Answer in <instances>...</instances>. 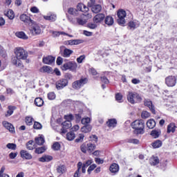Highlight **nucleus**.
Here are the masks:
<instances>
[{
	"label": "nucleus",
	"mask_w": 177,
	"mask_h": 177,
	"mask_svg": "<svg viewBox=\"0 0 177 177\" xmlns=\"http://www.w3.org/2000/svg\"><path fill=\"white\" fill-rule=\"evenodd\" d=\"M133 129H135V133L138 135H143L145 133V122L142 120H135L131 124Z\"/></svg>",
	"instance_id": "nucleus-1"
},
{
	"label": "nucleus",
	"mask_w": 177,
	"mask_h": 177,
	"mask_svg": "<svg viewBox=\"0 0 177 177\" xmlns=\"http://www.w3.org/2000/svg\"><path fill=\"white\" fill-rule=\"evenodd\" d=\"M14 53L15 55V57L21 59V60H26L27 57H28V53L21 47L15 48L14 49Z\"/></svg>",
	"instance_id": "nucleus-2"
},
{
	"label": "nucleus",
	"mask_w": 177,
	"mask_h": 177,
	"mask_svg": "<svg viewBox=\"0 0 177 177\" xmlns=\"http://www.w3.org/2000/svg\"><path fill=\"white\" fill-rule=\"evenodd\" d=\"M127 100L131 104H135V103H140L142 102V97L137 93L129 91L127 95Z\"/></svg>",
	"instance_id": "nucleus-3"
},
{
	"label": "nucleus",
	"mask_w": 177,
	"mask_h": 177,
	"mask_svg": "<svg viewBox=\"0 0 177 177\" xmlns=\"http://www.w3.org/2000/svg\"><path fill=\"white\" fill-rule=\"evenodd\" d=\"M85 84H88L87 78H82L79 80H76L72 83V88L75 91H80Z\"/></svg>",
	"instance_id": "nucleus-4"
},
{
	"label": "nucleus",
	"mask_w": 177,
	"mask_h": 177,
	"mask_svg": "<svg viewBox=\"0 0 177 177\" xmlns=\"http://www.w3.org/2000/svg\"><path fill=\"white\" fill-rule=\"evenodd\" d=\"M77 67H78L77 62H69L64 64L62 68L63 71H67V70H69L70 71H77Z\"/></svg>",
	"instance_id": "nucleus-5"
},
{
	"label": "nucleus",
	"mask_w": 177,
	"mask_h": 177,
	"mask_svg": "<svg viewBox=\"0 0 177 177\" xmlns=\"http://www.w3.org/2000/svg\"><path fill=\"white\" fill-rule=\"evenodd\" d=\"M118 24H119V26H122V27H124V26H125V24L127 23V21H125V17H127V12H125V10H120L118 11Z\"/></svg>",
	"instance_id": "nucleus-6"
},
{
	"label": "nucleus",
	"mask_w": 177,
	"mask_h": 177,
	"mask_svg": "<svg viewBox=\"0 0 177 177\" xmlns=\"http://www.w3.org/2000/svg\"><path fill=\"white\" fill-rule=\"evenodd\" d=\"M165 84L169 88H172L176 85V77L174 75H169L165 79Z\"/></svg>",
	"instance_id": "nucleus-7"
},
{
	"label": "nucleus",
	"mask_w": 177,
	"mask_h": 177,
	"mask_svg": "<svg viewBox=\"0 0 177 177\" xmlns=\"http://www.w3.org/2000/svg\"><path fill=\"white\" fill-rule=\"evenodd\" d=\"M30 32L32 35H39L41 32V26L35 21L33 22L30 25Z\"/></svg>",
	"instance_id": "nucleus-8"
},
{
	"label": "nucleus",
	"mask_w": 177,
	"mask_h": 177,
	"mask_svg": "<svg viewBox=\"0 0 177 177\" xmlns=\"http://www.w3.org/2000/svg\"><path fill=\"white\" fill-rule=\"evenodd\" d=\"M68 85V80L67 79H61L57 80L55 83V86L57 91H62Z\"/></svg>",
	"instance_id": "nucleus-9"
},
{
	"label": "nucleus",
	"mask_w": 177,
	"mask_h": 177,
	"mask_svg": "<svg viewBox=\"0 0 177 177\" xmlns=\"http://www.w3.org/2000/svg\"><path fill=\"white\" fill-rule=\"evenodd\" d=\"M60 53L63 57H70L73 55V51L71 49L66 48L64 46L60 47Z\"/></svg>",
	"instance_id": "nucleus-10"
},
{
	"label": "nucleus",
	"mask_w": 177,
	"mask_h": 177,
	"mask_svg": "<svg viewBox=\"0 0 177 177\" xmlns=\"http://www.w3.org/2000/svg\"><path fill=\"white\" fill-rule=\"evenodd\" d=\"M71 122L68 120H66L64 122H62V128L61 129V133H66L67 129L69 128H71Z\"/></svg>",
	"instance_id": "nucleus-11"
},
{
	"label": "nucleus",
	"mask_w": 177,
	"mask_h": 177,
	"mask_svg": "<svg viewBox=\"0 0 177 177\" xmlns=\"http://www.w3.org/2000/svg\"><path fill=\"white\" fill-rule=\"evenodd\" d=\"M140 26V22L139 21L134 19L133 21H130L128 23V27L129 30H136V28H138Z\"/></svg>",
	"instance_id": "nucleus-12"
},
{
	"label": "nucleus",
	"mask_w": 177,
	"mask_h": 177,
	"mask_svg": "<svg viewBox=\"0 0 177 177\" xmlns=\"http://www.w3.org/2000/svg\"><path fill=\"white\" fill-rule=\"evenodd\" d=\"M144 104L149 109L152 114H156V108L154 107V105H153V102L150 100H145Z\"/></svg>",
	"instance_id": "nucleus-13"
},
{
	"label": "nucleus",
	"mask_w": 177,
	"mask_h": 177,
	"mask_svg": "<svg viewBox=\"0 0 177 177\" xmlns=\"http://www.w3.org/2000/svg\"><path fill=\"white\" fill-rule=\"evenodd\" d=\"M105 15L103 13H99L97 14L93 17V22L95 23V24H99V23H102L104 20Z\"/></svg>",
	"instance_id": "nucleus-14"
},
{
	"label": "nucleus",
	"mask_w": 177,
	"mask_h": 177,
	"mask_svg": "<svg viewBox=\"0 0 177 177\" xmlns=\"http://www.w3.org/2000/svg\"><path fill=\"white\" fill-rule=\"evenodd\" d=\"M20 19L21 21H24V23H26V24H28L29 26L34 21L30 16L26 15V14H22L20 15Z\"/></svg>",
	"instance_id": "nucleus-15"
},
{
	"label": "nucleus",
	"mask_w": 177,
	"mask_h": 177,
	"mask_svg": "<svg viewBox=\"0 0 177 177\" xmlns=\"http://www.w3.org/2000/svg\"><path fill=\"white\" fill-rule=\"evenodd\" d=\"M12 64L16 67H19L20 68L24 67L23 65V62H21V59L18 58L17 57H14L12 59Z\"/></svg>",
	"instance_id": "nucleus-16"
},
{
	"label": "nucleus",
	"mask_w": 177,
	"mask_h": 177,
	"mask_svg": "<svg viewBox=\"0 0 177 177\" xmlns=\"http://www.w3.org/2000/svg\"><path fill=\"white\" fill-rule=\"evenodd\" d=\"M2 124L4 128H6V129H8L9 132H11V133H15V127H13V124L8 121H3Z\"/></svg>",
	"instance_id": "nucleus-17"
},
{
	"label": "nucleus",
	"mask_w": 177,
	"mask_h": 177,
	"mask_svg": "<svg viewBox=\"0 0 177 177\" xmlns=\"http://www.w3.org/2000/svg\"><path fill=\"white\" fill-rule=\"evenodd\" d=\"M55 57L52 56V55H48L47 57H43V63L44 64H53V63H55Z\"/></svg>",
	"instance_id": "nucleus-18"
},
{
	"label": "nucleus",
	"mask_w": 177,
	"mask_h": 177,
	"mask_svg": "<svg viewBox=\"0 0 177 177\" xmlns=\"http://www.w3.org/2000/svg\"><path fill=\"white\" fill-rule=\"evenodd\" d=\"M109 171L111 172V174H118V171H120V166L117 163H113L109 167Z\"/></svg>",
	"instance_id": "nucleus-19"
},
{
	"label": "nucleus",
	"mask_w": 177,
	"mask_h": 177,
	"mask_svg": "<svg viewBox=\"0 0 177 177\" xmlns=\"http://www.w3.org/2000/svg\"><path fill=\"white\" fill-rule=\"evenodd\" d=\"M20 156L21 158H25V160H31L32 158V156L26 150H21Z\"/></svg>",
	"instance_id": "nucleus-20"
},
{
	"label": "nucleus",
	"mask_w": 177,
	"mask_h": 177,
	"mask_svg": "<svg viewBox=\"0 0 177 177\" xmlns=\"http://www.w3.org/2000/svg\"><path fill=\"white\" fill-rule=\"evenodd\" d=\"M176 124L174 122H171L167 125V132L168 133H175V131H176Z\"/></svg>",
	"instance_id": "nucleus-21"
},
{
	"label": "nucleus",
	"mask_w": 177,
	"mask_h": 177,
	"mask_svg": "<svg viewBox=\"0 0 177 177\" xmlns=\"http://www.w3.org/2000/svg\"><path fill=\"white\" fill-rule=\"evenodd\" d=\"M52 160H53V157L49 155L44 156L39 158V161H40V162H49V161H52Z\"/></svg>",
	"instance_id": "nucleus-22"
},
{
	"label": "nucleus",
	"mask_w": 177,
	"mask_h": 177,
	"mask_svg": "<svg viewBox=\"0 0 177 177\" xmlns=\"http://www.w3.org/2000/svg\"><path fill=\"white\" fill-rule=\"evenodd\" d=\"M66 171H67V168L63 165H60L57 167V172L59 175H63Z\"/></svg>",
	"instance_id": "nucleus-23"
},
{
	"label": "nucleus",
	"mask_w": 177,
	"mask_h": 177,
	"mask_svg": "<svg viewBox=\"0 0 177 177\" xmlns=\"http://www.w3.org/2000/svg\"><path fill=\"white\" fill-rule=\"evenodd\" d=\"M149 163L151 164V165H158V164H160V159L157 156H152L149 159Z\"/></svg>",
	"instance_id": "nucleus-24"
},
{
	"label": "nucleus",
	"mask_w": 177,
	"mask_h": 177,
	"mask_svg": "<svg viewBox=\"0 0 177 177\" xmlns=\"http://www.w3.org/2000/svg\"><path fill=\"white\" fill-rule=\"evenodd\" d=\"M16 110V106H8L7 113L5 114V117H10L13 112Z\"/></svg>",
	"instance_id": "nucleus-25"
},
{
	"label": "nucleus",
	"mask_w": 177,
	"mask_h": 177,
	"mask_svg": "<svg viewBox=\"0 0 177 177\" xmlns=\"http://www.w3.org/2000/svg\"><path fill=\"white\" fill-rule=\"evenodd\" d=\"M82 132L84 133H89L92 131V126L90 124H86L81 128Z\"/></svg>",
	"instance_id": "nucleus-26"
},
{
	"label": "nucleus",
	"mask_w": 177,
	"mask_h": 177,
	"mask_svg": "<svg viewBox=\"0 0 177 177\" xmlns=\"http://www.w3.org/2000/svg\"><path fill=\"white\" fill-rule=\"evenodd\" d=\"M104 23L106 26H113L114 24V19L111 16H107L104 19Z\"/></svg>",
	"instance_id": "nucleus-27"
},
{
	"label": "nucleus",
	"mask_w": 177,
	"mask_h": 177,
	"mask_svg": "<svg viewBox=\"0 0 177 177\" xmlns=\"http://www.w3.org/2000/svg\"><path fill=\"white\" fill-rule=\"evenodd\" d=\"M147 127L149 129H153L156 127V120L150 119L147 122Z\"/></svg>",
	"instance_id": "nucleus-28"
},
{
	"label": "nucleus",
	"mask_w": 177,
	"mask_h": 177,
	"mask_svg": "<svg viewBox=\"0 0 177 177\" xmlns=\"http://www.w3.org/2000/svg\"><path fill=\"white\" fill-rule=\"evenodd\" d=\"M16 37L20 38L21 39H28V36L26 35L24 32H17L15 33Z\"/></svg>",
	"instance_id": "nucleus-29"
},
{
	"label": "nucleus",
	"mask_w": 177,
	"mask_h": 177,
	"mask_svg": "<svg viewBox=\"0 0 177 177\" xmlns=\"http://www.w3.org/2000/svg\"><path fill=\"white\" fill-rule=\"evenodd\" d=\"M161 135V130L160 129H154L151 132V136L152 138H154L155 139H157Z\"/></svg>",
	"instance_id": "nucleus-30"
},
{
	"label": "nucleus",
	"mask_w": 177,
	"mask_h": 177,
	"mask_svg": "<svg viewBox=\"0 0 177 177\" xmlns=\"http://www.w3.org/2000/svg\"><path fill=\"white\" fill-rule=\"evenodd\" d=\"M93 13H99L102 10V6L100 4L93 6L91 8Z\"/></svg>",
	"instance_id": "nucleus-31"
},
{
	"label": "nucleus",
	"mask_w": 177,
	"mask_h": 177,
	"mask_svg": "<svg viewBox=\"0 0 177 177\" xmlns=\"http://www.w3.org/2000/svg\"><path fill=\"white\" fill-rule=\"evenodd\" d=\"M35 106H37V107H41V106H44V100L41 97L35 98Z\"/></svg>",
	"instance_id": "nucleus-32"
},
{
	"label": "nucleus",
	"mask_w": 177,
	"mask_h": 177,
	"mask_svg": "<svg viewBox=\"0 0 177 177\" xmlns=\"http://www.w3.org/2000/svg\"><path fill=\"white\" fill-rule=\"evenodd\" d=\"M35 143H36V145H38L39 146H42V145H44V143H45V139L42 136L36 138Z\"/></svg>",
	"instance_id": "nucleus-33"
},
{
	"label": "nucleus",
	"mask_w": 177,
	"mask_h": 177,
	"mask_svg": "<svg viewBox=\"0 0 177 177\" xmlns=\"http://www.w3.org/2000/svg\"><path fill=\"white\" fill-rule=\"evenodd\" d=\"M153 149H158L162 146V142L160 140H157L156 141L152 142L151 144Z\"/></svg>",
	"instance_id": "nucleus-34"
},
{
	"label": "nucleus",
	"mask_w": 177,
	"mask_h": 177,
	"mask_svg": "<svg viewBox=\"0 0 177 177\" xmlns=\"http://www.w3.org/2000/svg\"><path fill=\"white\" fill-rule=\"evenodd\" d=\"M45 20H48L50 21H56V15H46L44 17Z\"/></svg>",
	"instance_id": "nucleus-35"
},
{
	"label": "nucleus",
	"mask_w": 177,
	"mask_h": 177,
	"mask_svg": "<svg viewBox=\"0 0 177 177\" xmlns=\"http://www.w3.org/2000/svg\"><path fill=\"white\" fill-rule=\"evenodd\" d=\"M95 149H96V145H95L94 144H92L91 142H88L87 144V151L88 153H92V151H93Z\"/></svg>",
	"instance_id": "nucleus-36"
},
{
	"label": "nucleus",
	"mask_w": 177,
	"mask_h": 177,
	"mask_svg": "<svg viewBox=\"0 0 177 177\" xmlns=\"http://www.w3.org/2000/svg\"><path fill=\"white\" fill-rule=\"evenodd\" d=\"M84 138H85L84 133H79L77 138L75 140V142L76 143H82V142H84Z\"/></svg>",
	"instance_id": "nucleus-37"
},
{
	"label": "nucleus",
	"mask_w": 177,
	"mask_h": 177,
	"mask_svg": "<svg viewBox=\"0 0 177 177\" xmlns=\"http://www.w3.org/2000/svg\"><path fill=\"white\" fill-rule=\"evenodd\" d=\"M106 124H108V127H109V128H111V127H115V125H117V120L110 119L106 122Z\"/></svg>",
	"instance_id": "nucleus-38"
},
{
	"label": "nucleus",
	"mask_w": 177,
	"mask_h": 177,
	"mask_svg": "<svg viewBox=\"0 0 177 177\" xmlns=\"http://www.w3.org/2000/svg\"><path fill=\"white\" fill-rule=\"evenodd\" d=\"M66 139L70 141L74 140V139H75V133L73 131L68 132L66 134Z\"/></svg>",
	"instance_id": "nucleus-39"
},
{
	"label": "nucleus",
	"mask_w": 177,
	"mask_h": 177,
	"mask_svg": "<svg viewBox=\"0 0 177 177\" xmlns=\"http://www.w3.org/2000/svg\"><path fill=\"white\" fill-rule=\"evenodd\" d=\"M6 16L10 19V20H13L15 19V12L12 10H9L6 14Z\"/></svg>",
	"instance_id": "nucleus-40"
},
{
	"label": "nucleus",
	"mask_w": 177,
	"mask_h": 177,
	"mask_svg": "<svg viewBox=\"0 0 177 177\" xmlns=\"http://www.w3.org/2000/svg\"><path fill=\"white\" fill-rule=\"evenodd\" d=\"M76 24H78L79 26H84V24H86V21L82 19V18H76Z\"/></svg>",
	"instance_id": "nucleus-41"
},
{
	"label": "nucleus",
	"mask_w": 177,
	"mask_h": 177,
	"mask_svg": "<svg viewBox=\"0 0 177 177\" xmlns=\"http://www.w3.org/2000/svg\"><path fill=\"white\" fill-rule=\"evenodd\" d=\"M45 150H46L45 147H41L36 148L35 151L37 154H42V153H45Z\"/></svg>",
	"instance_id": "nucleus-42"
},
{
	"label": "nucleus",
	"mask_w": 177,
	"mask_h": 177,
	"mask_svg": "<svg viewBox=\"0 0 177 177\" xmlns=\"http://www.w3.org/2000/svg\"><path fill=\"white\" fill-rule=\"evenodd\" d=\"M81 123H82L83 125H88V124H90V123H91V118H88V117L83 118L82 119Z\"/></svg>",
	"instance_id": "nucleus-43"
},
{
	"label": "nucleus",
	"mask_w": 177,
	"mask_h": 177,
	"mask_svg": "<svg viewBox=\"0 0 177 177\" xmlns=\"http://www.w3.org/2000/svg\"><path fill=\"white\" fill-rule=\"evenodd\" d=\"M6 147L10 150H16L17 145H16L15 143H8L6 145Z\"/></svg>",
	"instance_id": "nucleus-44"
},
{
	"label": "nucleus",
	"mask_w": 177,
	"mask_h": 177,
	"mask_svg": "<svg viewBox=\"0 0 177 177\" xmlns=\"http://www.w3.org/2000/svg\"><path fill=\"white\" fill-rule=\"evenodd\" d=\"M115 100L118 102V103H122V95L120 93H116Z\"/></svg>",
	"instance_id": "nucleus-45"
},
{
	"label": "nucleus",
	"mask_w": 177,
	"mask_h": 177,
	"mask_svg": "<svg viewBox=\"0 0 177 177\" xmlns=\"http://www.w3.org/2000/svg\"><path fill=\"white\" fill-rule=\"evenodd\" d=\"M25 121L26 122V125H32V121H34V119L32 117H26L25 119Z\"/></svg>",
	"instance_id": "nucleus-46"
},
{
	"label": "nucleus",
	"mask_w": 177,
	"mask_h": 177,
	"mask_svg": "<svg viewBox=\"0 0 177 177\" xmlns=\"http://www.w3.org/2000/svg\"><path fill=\"white\" fill-rule=\"evenodd\" d=\"M128 143H133V145H139V140L136 138H129L127 140Z\"/></svg>",
	"instance_id": "nucleus-47"
},
{
	"label": "nucleus",
	"mask_w": 177,
	"mask_h": 177,
	"mask_svg": "<svg viewBox=\"0 0 177 177\" xmlns=\"http://www.w3.org/2000/svg\"><path fill=\"white\" fill-rule=\"evenodd\" d=\"M87 27L91 30H95V28H97V24H96V23H88Z\"/></svg>",
	"instance_id": "nucleus-48"
},
{
	"label": "nucleus",
	"mask_w": 177,
	"mask_h": 177,
	"mask_svg": "<svg viewBox=\"0 0 177 177\" xmlns=\"http://www.w3.org/2000/svg\"><path fill=\"white\" fill-rule=\"evenodd\" d=\"M53 149L55 151H57L61 146H60V143H59L58 142H55L53 145Z\"/></svg>",
	"instance_id": "nucleus-49"
},
{
	"label": "nucleus",
	"mask_w": 177,
	"mask_h": 177,
	"mask_svg": "<svg viewBox=\"0 0 177 177\" xmlns=\"http://www.w3.org/2000/svg\"><path fill=\"white\" fill-rule=\"evenodd\" d=\"M64 119L66 121H70V122H71V121L74 120V115H73V114L66 115H64Z\"/></svg>",
	"instance_id": "nucleus-50"
},
{
	"label": "nucleus",
	"mask_w": 177,
	"mask_h": 177,
	"mask_svg": "<svg viewBox=\"0 0 177 177\" xmlns=\"http://www.w3.org/2000/svg\"><path fill=\"white\" fill-rule=\"evenodd\" d=\"M33 128L34 129H42V124L38 122H35Z\"/></svg>",
	"instance_id": "nucleus-51"
},
{
	"label": "nucleus",
	"mask_w": 177,
	"mask_h": 177,
	"mask_svg": "<svg viewBox=\"0 0 177 177\" xmlns=\"http://www.w3.org/2000/svg\"><path fill=\"white\" fill-rule=\"evenodd\" d=\"M42 70L44 71V73H52V67L48 66H43Z\"/></svg>",
	"instance_id": "nucleus-52"
},
{
	"label": "nucleus",
	"mask_w": 177,
	"mask_h": 177,
	"mask_svg": "<svg viewBox=\"0 0 177 177\" xmlns=\"http://www.w3.org/2000/svg\"><path fill=\"white\" fill-rule=\"evenodd\" d=\"M82 153H86L88 151V145L82 144L80 147Z\"/></svg>",
	"instance_id": "nucleus-53"
},
{
	"label": "nucleus",
	"mask_w": 177,
	"mask_h": 177,
	"mask_svg": "<svg viewBox=\"0 0 177 177\" xmlns=\"http://www.w3.org/2000/svg\"><path fill=\"white\" fill-rule=\"evenodd\" d=\"M48 98L49 100H55V99H56V94H55L53 92L49 93L48 94Z\"/></svg>",
	"instance_id": "nucleus-54"
},
{
	"label": "nucleus",
	"mask_w": 177,
	"mask_h": 177,
	"mask_svg": "<svg viewBox=\"0 0 177 177\" xmlns=\"http://www.w3.org/2000/svg\"><path fill=\"white\" fill-rule=\"evenodd\" d=\"M96 164H93L90 165L87 170L88 174L91 175V173L92 172V171H93V169H95V168H96Z\"/></svg>",
	"instance_id": "nucleus-55"
},
{
	"label": "nucleus",
	"mask_w": 177,
	"mask_h": 177,
	"mask_svg": "<svg viewBox=\"0 0 177 177\" xmlns=\"http://www.w3.org/2000/svg\"><path fill=\"white\" fill-rule=\"evenodd\" d=\"M50 33L53 35L54 38H56V37H60V31L50 30Z\"/></svg>",
	"instance_id": "nucleus-56"
},
{
	"label": "nucleus",
	"mask_w": 177,
	"mask_h": 177,
	"mask_svg": "<svg viewBox=\"0 0 177 177\" xmlns=\"http://www.w3.org/2000/svg\"><path fill=\"white\" fill-rule=\"evenodd\" d=\"M141 117L142 118H149V117H150V113L147 112V111H142L141 113Z\"/></svg>",
	"instance_id": "nucleus-57"
},
{
	"label": "nucleus",
	"mask_w": 177,
	"mask_h": 177,
	"mask_svg": "<svg viewBox=\"0 0 177 177\" xmlns=\"http://www.w3.org/2000/svg\"><path fill=\"white\" fill-rule=\"evenodd\" d=\"M77 10L76 9L71 8L68 10V13H69V15H73V16H75V15H77Z\"/></svg>",
	"instance_id": "nucleus-58"
},
{
	"label": "nucleus",
	"mask_w": 177,
	"mask_h": 177,
	"mask_svg": "<svg viewBox=\"0 0 177 177\" xmlns=\"http://www.w3.org/2000/svg\"><path fill=\"white\" fill-rule=\"evenodd\" d=\"M67 19L68 21L71 23V24L77 25V19L72 18L71 16L70 17L67 16Z\"/></svg>",
	"instance_id": "nucleus-59"
},
{
	"label": "nucleus",
	"mask_w": 177,
	"mask_h": 177,
	"mask_svg": "<svg viewBox=\"0 0 177 177\" xmlns=\"http://www.w3.org/2000/svg\"><path fill=\"white\" fill-rule=\"evenodd\" d=\"M76 122H80L82 120V115L81 113H77L75 115Z\"/></svg>",
	"instance_id": "nucleus-60"
},
{
	"label": "nucleus",
	"mask_w": 177,
	"mask_h": 177,
	"mask_svg": "<svg viewBox=\"0 0 177 177\" xmlns=\"http://www.w3.org/2000/svg\"><path fill=\"white\" fill-rule=\"evenodd\" d=\"M85 60V55H80L79 57L77 58V62L79 64L82 63Z\"/></svg>",
	"instance_id": "nucleus-61"
},
{
	"label": "nucleus",
	"mask_w": 177,
	"mask_h": 177,
	"mask_svg": "<svg viewBox=\"0 0 177 177\" xmlns=\"http://www.w3.org/2000/svg\"><path fill=\"white\" fill-rule=\"evenodd\" d=\"M81 168H82V162H79L77 163V169L76 170V171L75 173L80 174V172L81 171Z\"/></svg>",
	"instance_id": "nucleus-62"
},
{
	"label": "nucleus",
	"mask_w": 177,
	"mask_h": 177,
	"mask_svg": "<svg viewBox=\"0 0 177 177\" xmlns=\"http://www.w3.org/2000/svg\"><path fill=\"white\" fill-rule=\"evenodd\" d=\"M30 12H32V13H39V9L35 6H33L30 8Z\"/></svg>",
	"instance_id": "nucleus-63"
},
{
	"label": "nucleus",
	"mask_w": 177,
	"mask_h": 177,
	"mask_svg": "<svg viewBox=\"0 0 177 177\" xmlns=\"http://www.w3.org/2000/svg\"><path fill=\"white\" fill-rule=\"evenodd\" d=\"M95 161L96 164L98 165L103 164V162H104V160L103 159H101L100 158H95Z\"/></svg>",
	"instance_id": "nucleus-64"
}]
</instances>
